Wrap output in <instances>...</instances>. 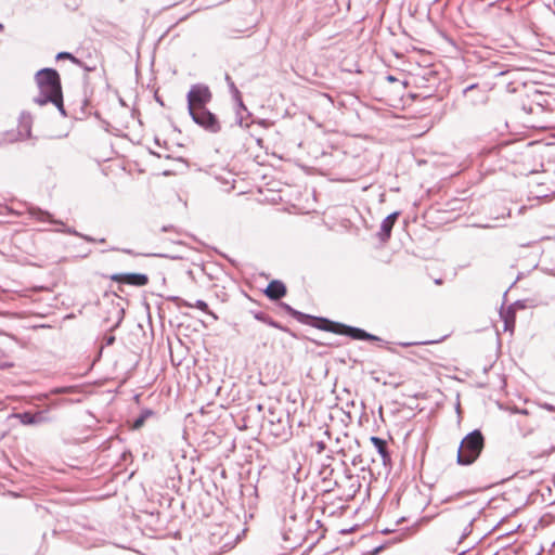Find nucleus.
<instances>
[{"instance_id":"0eeeda50","label":"nucleus","mask_w":555,"mask_h":555,"mask_svg":"<svg viewBox=\"0 0 555 555\" xmlns=\"http://www.w3.org/2000/svg\"><path fill=\"white\" fill-rule=\"evenodd\" d=\"M209 541L210 544L220 553L231 550L235 544L234 537L229 534L225 526L223 525L215 527L214 531L210 532Z\"/></svg>"},{"instance_id":"aec40b11","label":"nucleus","mask_w":555,"mask_h":555,"mask_svg":"<svg viewBox=\"0 0 555 555\" xmlns=\"http://www.w3.org/2000/svg\"><path fill=\"white\" fill-rule=\"evenodd\" d=\"M56 59L57 60H62V59H68L70 60L73 63L75 64H80L79 60L76 59L73 54H70L69 52H60L57 53L56 55Z\"/></svg>"},{"instance_id":"f03ea898","label":"nucleus","mask_w":555,"mask_h":555,"mask_svg":"<svg viewBox=\"0 0 555 555\" xmlns=\"http://www.w3.org/2000/svg\"><path fill=\"white\" fill-rule=\"evenodd\" d=\"M36 82L39 94L34 99V102L40 106L52 103L63 116H66L59 73L53 68L40 69L36 74Z\"/></svg>"},{"instance_id":"b1692460","label":"nucleus","mask_w":555,"mask_h":555,"mask_svg":"<svg viewBox=\"0 0 555 555\" xmlns=\"http://www.w3.org/2000/svg\"><path fill=\"white\" fill-rule=\"evenodd\" d=\"M105 341H106V345H107V346L113 345V344H114V341H115V336H113V335L106 336V337H105Z\"/></svg>"},{"instance_id":"39448f33","label":"nucleus","mask_w":555,"mask_h":555,"mask_svg":"<svg viewBox=\"0 0 555 555\" xmlns=\"http://www.w3.org/2000/svg\"><path fill=\"white\" fill-rule=\"evenodd\" d=\"M212 94L208 86L204 83L192 85L188 94V111L192 112L198 108H205L211 101Z\"/></svg>"},{"instance_id":"9d476101","label":"nucleus","mask_w":555,"mask_h":555,"mask_svg":"<svg viewBox=\"0 0 555 555\" xmlns=\"http://www.w3.org/2000/svg\"><path fill=\"white\" fill-rule=\"evenodd\" d=\"M398 216H399V212L395 211V212L390 214L389 216H387L382 221L380 231L378 233V236H379L382 242H386V241L389 240V237L391 235V230L393 228V224H395Z\"/></svg>"},{"instance_id":"f8f14e48","label":"nucleus","mask_w":555,"mask_h":555,"mask_svg":"<svg viewBox=\"0 0 555 555\" xmlns=\"http://www.w3.org/2000/svg\"><path fill=\"white\" fill-rule=\"evenodd\" d=\"M29 214L35 219H37L38 221H41V222H49L52 224H63L62 221L54 219L50 212L42 210L40 208H37V207L30 208Z\"/></svg>"},{"instance_id":"cd10ccee","label":"nucleus","mask_w":555,"mask_h":555,"mask_svg":"<svg viewBox=\"0 0 555 555\" xmlns=\"http://www.w3.org/2000/svg\"><path fill=\"white\" fill-rule=\"evenodd\" d=\"M545 408H546L548 411H553V410H554V409H553V406H552V405H548V404H546V405H545Z\"/></svg>"},{"instance_id":"6e6552de","label":"nucleus","mask_w":555,"mask_h":555,"mask_svg":"<svg viewBox=\"0 0 555 555\" xmlns=\"http://www.w3.org/2000/svg\"><path fill=\"white\" fill-rule=\"evenodd\" d=\"M111 279L118 283L134 286H145L149 283L147 275L142 273H116Z\"/></svg>"},{"instance_id":"393cba45","label":"nucleus","mask_w":555,"mask_h":555,"mask_svg":"<svg viewBox=\"0 0 555 555\" xmlns=\"http://www.w3.org/2000/svg\"><path fill=\"white\" fill-rule=\"evenodd\" d=\"M53 393H65L67 392V388H55L52 390Z\"/></svg>"},{"instance_id":"7ed1b4c3","label":"nucleus","mask_w":555,"mask_h":555,"mask_svg":"<svg viewBox=\"0 0 555 555\" xmlns=\"http://www.w3.org/2000/svg\"><path fill=\"white\" fill-rule=\"evenodd\" d=\"M485 447V437L479 429L467 434L461 441L456 462L459 465H472L480 455Z\"/></svg>"},{"instance_id":"4be33fe9","label":"nucleus","mask_w":555,"mask_h":555,"mask_svg":"<svg viewBox=\"0 0 555 555\" xmlns=\"http://www.w3.org/2000/svg\"><path fill=\"white\" fill-rule=\"evenodd\" d=\"M513 325H514L513 319L512 320L505 319V321H504V330L505 331L512 330Z\"/></svg>"},{"instance_id":"9b49d317","label":"nucleus","mask_w":555,"mask_h":555,"mask_svg":"<svg viewBox=\"0 0 555 555\" xmlns=\"http://www.w3.org/2000/svg\"><path fill=\"white\" fill-rule=\"evenodd\" d=\"M14 417L17 418L23 425H38L46 421V417L41 412H23L15 414Z\"/></svg>"},{"instance_id":"6ab92c4d","label":"nucleus","mask_w":555,"mask_h":555,"mask_svg":"<svg viewBox=\"0 0 555 555\" xmlns=\"http://www.w3.org/2000/svg\"><path fill=\"white\" fill-rule=\"evenodd\" d=\"M60 231L63 232V233L70 234V235L80 236V237L85 238L88 242H93V238H91L90 236L81 235L80 233H78L76 230H74L72 228H65V229L60 230Z\"/></svg>"},{"instance_id":"423d86ee","label":"nucleus","mask_w":555,"mask_h":555,"mask_svg":"<svg viewBox=\"0 0 555 555\" xmlns=\"http://www.w3.org/2000/svg\"><path fill=\"white\" fill-rule=\"evenodd\" d=\"M189 114L193 121L199 127L204 128L206 131L211 133H217L220 131V122L218 121L216 115L207 109V107L189 112Z\"/></svg>"},{"instance_id":"f257e3e1","label":"nucleus","mask_w":555,"mask_h":555,"mask_svg":"<svg viewBox=\"0 0 555 555\" xmlns=\"http://www.w3.org/2000/svg\"><path fill=\"white\" fill-rule=\"evenodd\" d=\"M477 514L473 504H466L453 512L442 513V532L447 542L461 544L472 533Z\"/></svg>"},{"instance_id":"ddd939ff","label":"nucleus","mask_w":555,"mask_h":555,"mask_svg":"<svg viewBox=\"0 0 555 555\" xmlns=\"http://www.w3.org/2000/svg\"><path fill=\"white\" fill-rule=\"evenodd\" d=\"M108 313L111 317L108 319H106V322L108 320L114 321V323L109 326V330H115L116 327H118L120 325V323L124 319V315H125V311L119 306H112Z\"/></svg>"},{"instance_id":"7c9ffc66","label":"nucleus","mask_w":555,"mask_h":555,"mask_svg":"<svg viewBox=\"0 0 555 555\" xmlns=\"http://www.w3.org/2000/svg\"><path fill=\"white\" fill-rule=\"evenodd\" d=\"M554 7H555V1L553 2Z\"/></svg>"},{"instance_id":"f3484780","label":"nucleus","mask_w":555,"mask_h":555,"mask_svg":"<svg viewBox=\"0 0 555 555\" xmlns=\"http://www.w3.org/2000/svg\"><path fill=\"white\" fill-rule=\"evenodd\" d=\"M185 306H188V307H196L197 309L202 310L203 312L211 314L215 319H217V317L214 315L209 311L207 302L202 300V299L196 300L195 304L185 302Z\"/></svg>"},{"instance_id":"2eb2a0df","label":"nucleus","mask_w":555,"mask_h":555,"mask_svg":"<svg viewBox=\"0 0 555 555\" xmlns=\"http://www.w3.org/2000/svg\"><path fill=\"white\" fill-rule=\"evenodd\" d=\"M281 307L289 314L292 315L293 318H295L297 321L301 322V323H308L307 321L312 319L311 315L309 314H305L300 311H297L295 310L294 308H292L289 305L287 304H284L282 302L281 304Z\"/></svg>"},{"instance_id":"20e7f679","label":"nucleus","mask_w":555,"mask_h":555,"mask_svg":"<svg viewBox=\"0 0 555 555\" xmlns=\"http://www.w3.org/2000/svg\"><path fill=\"white\" fill-rule=\"evenodd\" d=\"M318 321L321 323L318 325V327L321 330L327 331V332L346 335L352 339H358V340H379V338L377 336L372 335L359 327L345 325V324H341L338 322H333V321H330V320L323 319V318L318 319Z\"/></svg>"},{"instance_id":"4468645a","label":"nucleus","mask_w":555,"mask_h":555,"mask_svg":"<svg viewBox=\"0 0 555 555\" xmlns=\"http://www.w3.org/2000/svg\"><path fill=\"white\" fill-rule=\"evenodd\" d=\"M371 442L376 448V450L379 453V455L382 456L384 463H386L387 461L390 460V456H389V453L387 450V442L384 439L373 436V437H371Z\"/></svg>"},{"instance_id":"c85d7f7f","label":"nucleus","mask_w":555,"mask_h":555,"mask_svg":"<svg viewBox=\"0 0 555 555\" xmlns=\"http://www.w3.org/2000/svg\"><path fill=\"white\" fill-rule=\"evenodd\" d=\"M451 501V498H447L444 500H442L443 503H447V502H450Z\"/></svg>"},{"instance_id":"a211bd4d","label":"nucleus","mask_w":555,"mask_h":555,"mask_svg":"<svg viewBox=\"0 0 555 555\" xmlns=\"http://www.w3.org/2000/svg\"><path fill=\"white\" fill-rule=\"evenodd\" d=\"M225 80L228 81L229 88L232 91L233 95L238 101L240 106L243 107L244 105H243V102H242V99H241V93L237 90V88L235 87L234 82L232 81V79H231V77L229 75L225 76Z\"/></svg>"},{"instance_id":"1a4fd4ad","label":"nucleus","mask_w":555,"mask_h":555,"mask_svg":"<svg viewBox=\"0 0 555 555\" xmlns=\"http://www.w3.org/2000/svg\"><path fill=\"white\" fill-rule=\"evenodd\" d=\"M264 294L272 300H279L286 295V286L279 280H273L267 286Z\"/></svg>"},{"instance_id":"dca6fc26","label":"nucleus","mask_w":555,"mask_h":555,"mask_svg":"<svg viewBox=\"0 0 555 555\" xmlns=\"http://www.w3.org/2000/svg\"><path fill=\"white\" fill-rule=\"evenodd\" d=\"M254 318L260 322L268 324L269 326L279 328L281 331H286L285 327H283L280 323H278L271 317H269L268 314H266L263 312H255Z\"/></svg>"},{"instance_id":"5701e85b","label":"nucleus","mask_w":555,"mask_h":555,"mask_svg":"<svg viewBox=\"0 0 555 555\" xmlns=\"http://www.w3.org/2000/svg\"><path fill=\"white\" fill-rule=\"evenodd\" d=\"M317 450L321 453L325 449V443L323 441H319L315 443Z\"/></svg>"},{"instance_id":"c756f323","label":"nucleus","mask_w":555,"mask_h":555,"mask_svg":"<svg viewBox=\"0 0 555 555\" xmlns=\"http://www.w3.org/2000/svg\"><path fill=\"white\" fill-rule=\"evenodd\" d=\"M2 29H3V25L0 23V30H2Z\"/></svg>"},{"instance_id":"a878e982","label":"nucleus","mask_w":555,"mask_h":555,"mask_svg":"<svg viewBox=\"0 0 555 555\" xmlns=\"http://www.w3.org/2000/svg\"><path fill=\"white\" fill-rule=\"evenodd\" d=\"M387 80H388V81H395V80H396V78H395L393 76H388V77H387Z\"/></svg>"},{"instance_id":"bb28decb","label":"nucleus","mask_w":555,"mask_h":555,"mask_svg":"<svg viewBox=\"0 0 555 555\" xmlns=\"http://www.w3.org/2000/svg\"><path fill=\"white\" fill-rule=\"evenodd\" d=\"M122 251L126 253V254L133 255L132 250H130V249H122Z\"/></svg>"},{"instance_id":"412c9836","label":"nucleus","mask_w":555,"mask_h":555,"mask_svg":"<svg viewBox=\"0 0 555 555\" xmlns=\"http://www.w3.org/2000/svg\"><path fill=\"white\" fill-rule=\"evenodd\" d=\"M144 420H145V416H144V415H142V416H140L139 418H137V420L134 421L133 427H134V428H140V427L143 425Z\"/></svg>"}]
</instances>
